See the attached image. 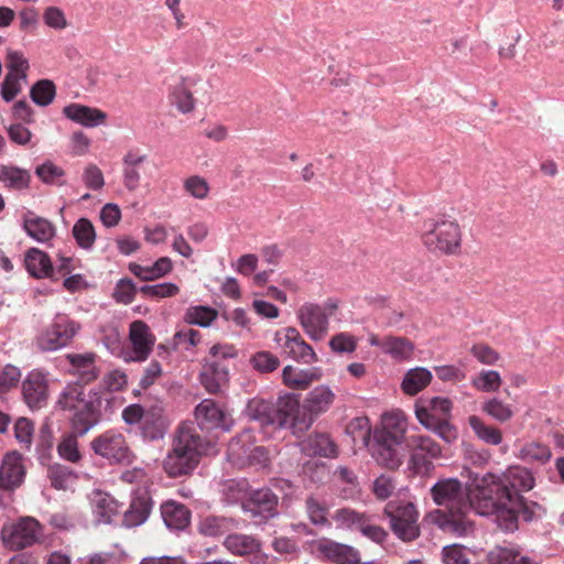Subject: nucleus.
<instances>
[{
    "label": "nucleus",
    "mask_w": 564,
    "mask_h": 564,
    "mask_svg": "<svg viewBox=\"0 0 564 564\" xmlns=\"http://www.w3.org/2000/svg\"><path fill=\"white\" fill-rule=\"evenodd\" d=\"M393 533L402 541L410 542L419 538V513L410 501L391 500L384 507Z\"/></svg>",
    "instance_id": "obj_7"
},
{
    "label": "nucleus",
    "mask_w": 564,
    "mask_h": 564,
    "mask_svg": "<svg viewBox=\"0 0 564 564\" xmlns=\"http://www.w3.org/2000/svg\"><path fill=\"white\" fill-rule=\"evenodd\" d=\"M330 312L337 308L335 303H327ZM326 308L316 303H304L297 310L296 316L300 325L307 336L315 341L322 340L328 332L329 315Z\"/></svg>",
    "instance_id": "obj_11"
},
{
    "label": "nucleus",
    "mask_w": 564,
    "mask_h": 564,
    "mask_svg": "<svg viewBox=\"0 0 564 564\" xmlns=\"http://www.w3.org/2000/svg\"><path fill=\"white\" fill-rule=\"evenodd\" d=\"M534 485L532 471L522 466H511L499 476L487 473L477 481V512L494 517L502 531L513 532L520 514L525 521L533 517L522 492L530 491Z\"/></svg>",
    "instance_id": "obj_1"
},
{
    "label": "nucleus",
    "mask_w": 564,
    "mask_h": 564,
    "mask_svg": "<svg viewBox=\"0 0 564 564\" xmlns=\"http://www.w3.org/2000/svg\"><path fill=\"white\" fill-rule=\"evenodd\" d=\"M23 228L26 234L39 242H47L55 235V228L51 221L39 216L24 219Z\"/></svg>",
    "instance_id": "obj_37"
},
{
    "label": "nucleus",
    "mask_w": 564,
    "mask_h": 564,
    "mask_svg": "<svg viewBox=\"0 0 564 564\" xmlns=\"http://www.w3.org/2000/svg\"><path fill=\"white\" fill-rule=\"evenodd\" d=\"M319 378L321 370L318 368L297 369L293 366H285L282 370L283 383L294 390H304Z\"/></svg>",
    "instance_id": "obj_27"
},
{
    "label": "nucleus",
    "mask_w": 564,
    "mask_h": 564,
    "mask_svg": "<svg viewBox=\"0 0 564 564\" xmlns=\"http://www.w3.org/2000/svg\"><path fill=\"white\" fill-rule=\"evenodd\" d=\"M167 427L169 421L161 405L154 404L147 409V415L140 426V433L144 441L153 442L163 438Z\"/></svg>",
    "instance_id": "obj_19"
},
{
    "label": "nucleus",
    "mask_w": 564,
    "mask_h": 564,
    "mask_svg": "<svg viewBox=\"0 0 564 564\" xmlns=\"http://www.w3.org/2000/svg\"><path fill=\"white\" fill-rule=\"evenodd\" d=\"M469 426L479 440L490 445H499L502 434L499 429L487 425L480 417L471 415L468 419Z\"/></svg>",
    "instance_id": "obj_40"
},
{
    "label": "nucleus",
    "mask_w": 564,
    "mask_h": 564,
    "mask_svg": "<svg viewBox=\"0 0 564 564\" xmlns=\"http://www.w3.org/2000/svg\"><path fill=\"white\" fill-rule=\"evenodd\" d=\"M161 516L165 525L170 530L183 531L189 523L192 513L191 510L183 503L169 500L161 506Z\"/></svg>",
    "instance_id": "obj_23"
},
{
    "label": "nucleus",
    "mask_w": 564,
    "mask_h": 564,
    "mask_svg": "<svg viewBox=\"0 0 564 564\" xmlns=\"http://www.w3.org/2000/svg\"><path fill=\"white\" fill-rule=\"evenodd\" d=\"M24 476L22 456L17 452L7 454L0 466V488L12 490L22 484Z\"/></svg>",
    "instance_id": "obj_20"
},
{
    "label": "nucleus",
    "mask_w": 564,
    "mask_h": 564,
    "mask_svg": "<svg viewBox=\"0 0 564 564\" xmlns=\"http://www.w3.org/2000/svg\"><path fill=\"white\" fill-rule=\"evenodd\" d=\"M151 500L147 496H138L131 500L129 508L123 513V524L133 528L142 524L149 517Z\"/></svg>",
    "instance_id": "obj_34"
},
{
    "label": "nucleus",
    "mask_w": 564,
    "mask_h": 564,
    "mask_svg": "<svg viewBox=\"0 0 564 564\" xmlns=\"http://www.w3.org/2000/svg\"><path fill=\"white\" fill-rule=\"evenodd\" d=\"M334 400V392L324 384L315 387L306 395L303 405L296 394H285L279 399L280 424L293 434L301 435L312 426L316 416L330 408Z\"/></svg>",
    "instance_id": "obj_3"
},
{
    "label": "nucleus",
    "mask_w": 564,
    "mask_h": 564,
    "mask_svg": "<svg viewBox=\"0 0 564 564\" xmlns=\"http://www.w3.org/2000/svg\"><path fill=\"white\" fill-rule=\"evenodd\" d=\"M138 291L132 280L121 279L117 282L113 297L119 303L129 304L134 300Z\"/></svg>",
    "instance_id": "obj_60"
},
{
    "label": "nucleus",
    "mask_w": 564,
    "mask_h": 564,
    "mask_svg": "<svg viewBox=\"0 0 564 564\" xmlns=\"http://www.w3.org/2000/svg\"><path fill=\"white\" fill-rule=\"evenodd\" d=\"M413 451L419 454H425L430 458H438L442 455V448L437 442L430 436L413 435L408 438V452Z\"/></svg>",
    "instance_id": "obj_43"
},
{
    "label": "nucleus",
    "mask_w": 564,
    "mask_h": 564,
    "mask_svg": "<svg viewBox=\"0 0 564 564\" xmlns=\"http://www.w3.org/2000/svg\"><path fill=\"white\" fill-rule=\"evenodd\" d=\"M72 234L79 248L90 250L96 240V230L87 218H79L73 226Z\"/></svg>",
    "instance_id": "obj_41"
},
{
    "label": "nucleus",
    "mask_w": 564,
    "mask_h": 564,
    "mask_svg": "<svg viewBox=\"0 0 564 564\" xmlns=\"http://www.w3.org/2000/svg\"><path fill=\"white\" fill-rule=\"evenodd\" d=\"M250 364L258 372L270 373L280 367V359L270 351L261 350L251 357Z\"/></svg>",
    "instance_id": "obj_54"
},
{
    "label": "nucleus",
    "mask_w": 564,
    "mask_h": 564,
    "mask_svg": "<svg viewBox=\"0 0 564 564\" xmlns=\"http://www.w3.org/2000/svg\"><path fill=\"white\" fill-rule=\"evenodd\" d=\"M22 77H17L13 74H7L1 84V97L4 101H12L22 90Z\"/></svg>",
    "instance_id": "obj_64"
},
{
    "label": "nucleus",
    "mask_w": 564,
    "mask_h": 564,
    "mask_svg": "<svg viewBox=\"0 0 564 564\" xmlns=\"http://www.w3.org/2000/svg\"><path fill=\"white\" fill-rule=\"evenodd\" d=\"M225 547L232 554L245 556L260 552L261 542L253 535L228 534L224 541Z\"/></svg>",
    "instance_id": "obj_32"
},
{
    "label": "nucleus",
    "mask_w": 564,
    "mask_h": 564,
    "mask_svg": "<svg viewBox=\"0 0 564 564\" xmlns=\"http://www.w3.org/2000/svg\"><path fill=\"white\" fill-rule=\"evenodd\" d=\"M251 445V434L249 430L242 431L234 437L228 444V457L232 460L246 458Z\"/></svg>",
    "instance_id": "obj_51"
},
{
    "label": "nucleus",
    "mask_w": 564,
    "mask_h": 564,
    "mask_svg": "<svg viewBox=\"0 0 564 564\" xmlns=\"http://www.w3.org/2000/svg\"><path fill=\"white\" fill-rule=\"evenodd\" d=\"M180 291L178 286L172 282H164L153 285H143L139 289V292L147 297L163 299L177 294Z\"/></svg>",
    "instance_id": "obj_57"
},
{
    "label": "nucleus",
    "mask_w": 564,
    "mask_h": 564,
    "mask_svg": "<svg viewBox=\"0 0 564 564\" xmlns=\"http://www.w3.org/2000/svg\"><path fill=\"white\" fill-rule=\"evenodd\" d=\"M25 267L29 273L37 279L52 278L54 268L50 257L37 248H31L25 254Z\"/></svg>",
    "instance_id": "obj_30"
},
{
    "label": "nucleus",
    "mask_w": 564,
    "mask_h": 564,
    "mask_svg": "<svg viewBox=\"0 0 564 564\" xmlns=\"http://www.w3.org/2000/svg\"><path fill=\"white\" fill-rule=\"evenodd\" d=\"M93 512L98 523H110L113 516L118 513V505L109 495L97 492Z\"/></svg>",
    "instance_id": "obj_39"
},
{
    "label": "nucleus",
    "mask_w": 564,
    "mask_h": 564,
    "mask_svg": "<svg viewBox=\"0 0 564 564\" xmlns=\"http://www.w3.org/2000/svg\"><path fill=\"white\" fill-rule=\"evenodd\" d=\"M452 401L447 398L433 397L420 399L415 403V415L425 427L443 420H449Z\"/></svg>",
    "instance_id": "obj_16"
},
{
    "label": "nucleus",
    "mask_w": 564,
    "mask_h": 564,
    "mask_svg": "<svg viewBox=\"0 0 564 564\" xmlns=\"http://www.w3.org/2000/svg\"><path fill=\"white\" fill-rule=\"evenodd\" d=\"M69 120L84 127L93 128L102 124L107 118L106 112L80 104H70L63 109Z\"/></svg>",
    "instance_id": "obj_26"
},
{
    "label": "nucleus",
    "mask_w": 564,
    "mask_h": 564,
    "mask_svg": "<svg viewBox=\"0 0 564 564\" xmlns=\"http://www.w3.org/2000/svg\"><path fill=\"white\" fill-rule=\"evenodd\" d=\"M275 343L288 357L302 361L304 364H313L317 361V356L303 337L294 327H286L282 332H276Z\"/></svg>",
    "instance_id": "obj_13"
},
{
    "label": "nucleus",
    "mask_w": 564,
    "mask_h": 564,
    "mask_svg": "<svg viewBox=\"0 0 564 564\" xmlns=\"http://www.w3.org/2000/svg\"><path fill=\"white\" fill-rule=\"evenodd\" d=\"M302 449L307 455H317L322 457L333 458L337 456V445L324 433H315L310 435L303 443Z\"/></svg>",
    "instance_id": "obj_29"
},
{
    "label": "nucleus",
    "mask_w": 564,
    "mask_h": 564,
    "mask_svg": "<svg viewBox=\"0 0 564 564\" xmlns=\"http://www.w3.org/2000/svg\"><path fill=\"white\" fill-rule=\"evenodd\" d=\"M246 414L250 420L258 422L261 426L278 425L284 429L280 424L279 402L276 403V409L273 411L270 403L262 400H252L247 405Z\"/></svg>",
    "instance_id": "obj_28"
},
{
    "label": "nucleus",
    "mask_w": 564,
    "mask_h": 564,
    "mask_svg": "<svg viewBox=\"0 0 564 564\" xmlns=\"http://www.w3.org/2000/svg\"><path fill=\"white\" fill-rule=\"evenodd\" d=\"M214 452V442L203 437L194 425L182 424L163 460V469L173 478L189 475L198 466L202 456Z\"/></svg>",
    "instance_id": "obj_5"
},
{
    "label": "nucleus",
    "mask_w": 564,
    "mask_h": 564,
    "mask_svg": "<svg viewBox=\"0 0 564 564\" xmlns=\"http://www.w3.org/2000/svg\"><path fill=\"white\" fill-rule=\"evenodd\" d=\"M195 420L203 431L220 429L229 432L234 426L231 415L214 400L205 399L195 408Z\"/></svg>",
    "instance_id": "obj_14"
},
{
    "label": "nucleus",
    "mask_w": 564,
    "mask_h": 564,
    "mask_svg": "<svg viewBox=\"0 0 564 564\" xmlns=\"http://www.w3.org/2000/svg\"><path fill=\"white\" fill-rule=\"evenodd\" d=\"M481 410L501 423L509 421L513 415L511 406L497 398L486 401L482 404Z\"/></svg>",
    "instance_id": "obj_53"
},
{
    "label": "nucleus",
    "mask_w": 564,
    "mask_h": 564,
    "mask_svg": "<svg viewBox=\"0 0 564 564\" xmlns=\"http://www.w3.org/2000/svg\"><path fill=\"white\" fill-rule=\"evenodd\" d=\"M35 174L45 184L56 186L65 185V181L63 180L65 174L64 170L51 161H46L36 166Z\"/></svg>",
    "instance_id": "obj_49"
},
{
    "label": "nucleus",
    "mask_w": 564,
    "mask_h": 564,
    "mask_svg": "<svg viewBox=\"0 0 564 564\" xmlns=\"http://www.w3.org/2000/svg\"><path fill=\"white\" fill-rule=\"evenodd\" d=\"M80 325L67 316L57 314L53 322L35 338V346L42 352L55 351L70 344Z\"/></svg>",
    "instance_id": "obj_8"
},
{
    "label": "nucleus",
    "mask_w": 564,
    "mask_h": 564,
    "mask_svg": "<svg viewBox=\"0 0 564 564\" xmlns=\"http://www.w3.org/2000/svg\"><path fill=\"white\" fill-rule=\"evenodd\" d=\"M345 432L351 437L355 445L360 443L369 447L371 443V425L367 416H357L350 420L346 425Z\"/></svg>",
    "instance_id": "obj_38"
},
{
    "label": "nucleus",
    "mask_w": 564,
    "mask_h": 564,
    "mask_svg": "<svg viewBox=\"0 0 564 564\" xmlns=\"http://www.w3.org/2000/svg\"><path fill=\"white\" fill-rule=\"evenodd\" d=\"M317 550L337 564H356L359 562V552L355 547L333 540L319 541Z\"/></svg>",
    "instance_id": "obj_22"
},
{
    "label": "nucleus",
    "mask_w": 564,
    "mask_h": 564,
    "mask_svg": "<svg viewBox=\"0 0 564 564\" xmlns=\"http://www.w3.org/2000/svg\"><path fill=\"white\" fill-rule=\"evenodd\" d=\"M184 189L196 199H205L210 188L204 177L193 175L184 181Z\"/></svg>",
    "instance_id": "obj_59"
},
{
    "label": "nucleus",
    "mask_w": 564,
    "mask_h": 564,
    "mask_svg": "<svg viewBox=\"0 0 564 564\" xmlns=\"http://www.w3.org/2000/svg\"><path fill=\"white\" fill-rule=\"evenodd\" d=\"M129 338L132 344V351L127 356L126 360L137 362L147 360L155 344V337L151 333L150 327L142 321L132 322Z\"/></svg>",
    "instance_id": "obj_17"
},
{
    "label": "nucleus",
    "mask_w": 564,
    "mask_h": 564,
    "mask_svg": "<svg viewBox=\"0 0 564 564\" xmlns=\"http://www.w3.org/2000/svg\"><path fill=\"white\" fill-rule=\"evenodd\" d=\"M424 246L431 251L455 254L460 249L462 234L456 221L429 220L422 235Z\"/></svg>",
    "instance_id": "obj_6"
},
{
    "label": "nucleus",
    "mask_w": 564,
    "mask_h": 564,
    "mask_svg": "<svg viewBox=\"0 0 564 564\" xmlns=\"http://www.w3.org/2000/svg\"><path fill=\"white\" fill-rule=\"evenodd\" d=\"M83 383L67 384L58 398V405L63 410H76L78 403H85Z\"/></svg>",
    "instance_id": "obj_48"
},
{
    "label": "nucleus",
    "mask_w": 564,
    "mask_h": 564,
    "mask_svg": "<svg viewBox=\"0 0 564 564\" xmlns=\"http://www.w3.org/2000/svg\"><path fill=\"white\" fill-rule=\"evenodd\" d=\"M471 382L479 391L494 392L500 388L501 378L498 371L482 370Z\"/></svg>",
    "instance_id": "obj_55"
},
{
    "label": "nucleus",
    "mask_w": 564,
    "mask_h": 564,
    "mask_svg": "<svg viewBox=\"0 0 564 564\" xmlns=\"http://www.w3.org/2000/svg\"><path fill=\"white\" fill-rule=\"evenodd\" d=\"M199 377L200 383L209 393H217L228 381V369L218 360L205 359Z\"/></svg>",
    "instance_id": "obj_24"
},
{
    "label": "nucleus",
    "mask_w": 564,
    "mask_h": 564,
    "mask_svg": "<svg viewBox=\"0 0 564 564\" xmlns=\"http://www.w3.org/2000/svg\"><path fill=\"white\" fill-rule=\"evenodd\" d=\"M218 312L204 305L189 306L184 315V321L191 325L208 327L217 318Z\"/></svg>",
    "instance_id": "obj_42"
},
{
    "label": "nucleus",
    "mask_w": 564,
    "mask_h": 564,
    "mask_svg": "<svg viewBox=\"0 0 564 564\" xmlns=\"http://www.w3.org/2000/svg\"><path fill=\"white\" fill-rule=\"evenodd\" d=\"M382 347L387 354L399 360H406L414 350V345L404 337H387Z\"/></svg>",
    "instance_id": "obj_45"
},
{
    "label": "nucleus",
    "mask_w": 564,
    "mask_h": 564,
    "mask_svg": "<svg viewBox=\"0 0 564 564\" xmlns=\"http://www.w3.org/2000/svg\"><path fill=\"white\" fill-rule=\"evenodd\" d=\"M432 380V373L424 367H416L406 371L401 388L405 394L414 395L422 391Z\"/></svg>",
    "instance_id": "obj_36"
},
{
    "label": "nucleus",
    "mask_w": 564,
    "mask_h": 564,
    "mask_svg": "<svg viewBox=\"0 0 564 564\" xmlns=\"http://www.w3.org/2000/svg\"><path fill=\"white\" fill-rule=\"evenodd\" d=\"M148 156L139 151L130 150L122 158L123 184L128 191H135L141 181L142 165Z\"/></svg>",
    "instance_id": "obj_25"
},
{
    "label": "nucleus",
    "mask_w": 564,
    "mask_h": 564,
    "mask_svg": "<svg viewBox=\"0 0 564 564\" xmlns=\"http://www.w3.org/2000/svg\"><path fill=\"white\" fill-rule=\"evenodd\" d=\"M22 394L31 409H40L46 404L48 384L45 376L40 371H31L22 382Z\"/></svg>",
    "instance_id": "obj_18"
},
{
    "label": "nucleus",
    "mask_w": 564,
    "mask_h": 564,
    "mask_svg": "<svg viewBox=\"0 0 564 564\" xmlns=\"http://www.w3.org/2000/svg\"><path fill=\"white\" fill-rule=\"evenodd\" d=\"M238 528L232 518L208 516L198 523V532L206 536H219Z\"/></svg>",
    "instance_id": "obj_33"
},
{
    "label": "nucleus",
    "mask_w": 564,
    "mask_h": 564,
    "mask_svg": "<svg viewBox=\"0 0 564 564\" xmlns=\"http://www.w3.org/2000/svg\"><path fill=\"white\" fill-rule=\"evenodd\" d=\"M33 423L26 417H19L14 424V436L25 448H30L33 436Z\"/></svg>",
    "instance_id": "obj_61"
},
{
    "label": "nucleus",
    "mask_w": 564,
    "mask_h": 564,
    "mask_svg": "<svg viewBox=\"0 0 564 564\" xmlns=\"http://www.w3.org/2000/svg\"><path fill=\"white\" fill-rule=\"evenodd\" d=\"M475 479L477 487V481ZM477 488L469 498L463 484L456 478L438 480L431 488V496L437 506H443L446 511H436L435 523L444 531L457 535H466L473 531V521L468 519V512L476 508Z\"/></svg>",
    "instance_id": "obj_2"
},
{
    "label": "nucleus",
    "mask_w": 564,
    "mask_h": 564,
    "mask_svg": "<svg viewBox=\"0 0 564 564\" xmlns=\"http://www.w3.org/2000/svg\"><path fill=\"white\" fill-rule=\"evenodd\" d=\"M56 95L55 84L50 79L37 80L30 90V97L34 104L46 107L53 102Z\"/></svg>",
    "instance_id": "obj_44"
},
{
    "label": "nucleus",
    "mask_w": 564,
    "mask_h": 564,
    "mask_svg": "<svg viewBox=\"0 0 564 564\" xmlns=\"http://www.w3.org/2000/svg\"><path fill=\"white\" fill-rule=\"evenodd\" d=\"M305 508L311 522L315 525L321 527H330L332 523L327 518L328 509L327 507L319 502L317 499L313 497H308L305 501Z\"/></svg>",
    "instance_id": "obj_52"
},
{
    "label": "nucleus",
    "mask_w": 564,
    "mask_h": 564,
    "mask_svg": "<svg viewBox=\"0 0 564 564\" xmlns=\"http://www.w3.org/2000/svg\"><path fill=\"white\" fill-rule=\"evenodd\" d=\"M358 531L364 536L379 544L388 536L387 531L382 527L373 524L367 514L365 516L364 521H361Z\"/></svg>",
    "instance_id": "obj_63"
},
{
    "label": "nucleus",
    "mask_w": 564,
    "mask_h": 564,
    "mask_svg": "<svg viewBox=\"0 0 564 564\" xmlns=\"http://www.w3.org/2000/svg\"><path fill=\"white\" fill-rule=\"evenodd\" d=\"M194 82L187 78H181L180 82L171 87V102L182 112H192L195 108V99L193 97L192 87Z\"/></svg>",
    "instance_id": "obj_31"
},
{
    "label": "nucleus",
    "mask_w": 564,
    "mask_h": 564,
    "mask_svg": "<svg viewBox=\"0 0 564 564\" xmlns=\"http://www.w3.org/2000/svg\"><path fill=\"white\" fill-rule=\"evenodd\" d=\"M0 182L10 189L22 191L29 188L31 174L28 170L18 166L2 165L0 167Z\"/></svg>",
    "instance_id": "obj_35"
},
{
    "label": "nucleus",
    "mask_w": 564,
    "mask_h": 564,
    "mask_svg": "<svg viewBox=\"0 0 564 564\" xmlns=\"http://www.w3.org/2000/svg\"><path fill=\"white\" fill-rule=\"evenodd\" d=\"M406 421L400 413H386L381 424L373 431L369 445L375 462L389 470H398L408 454V438L405 437Z\"/></svg>",
    "instance_id": "obj_4"
},
{
    "label": "nucleus",
    "mask_w": 564,
    "mask_h": 564,
    "mask_svg": "<svg viewBox=\"0 0 564 564\" xmlns=\"http://www.w3.org/2000/svg\"><path fill=\"white\" fill-rule=\"evenodd\" d=\"M410 452V458L408 462V469L415 475L423 477L430 476L434 469L433 458H430L425 454H419L413 451Z\"/></svg>",
    "instance_id": "obj_56"
},
{
    "label": "nucleus",
    "mask_w": 564,
    "mask_h": 564,
    "mask_svg": "<svg viewBox=\"0 0 564 564\" xmlns=\"http://www.w3.org/2000/svg\"><path fill=\"white\" fill-rule=\"evenodd\" d=\"M78 437L80 436L73 432L63 435L57 445V452L62 458L70 463H77L80 460L82 455L78 449Z\"/></svg>",
    "instance_id": "obj_50"
},
{
    "label": "nucleus",
    "mask_w": 564,
    "mask_h": 564,
    "mask_svg": "<svg viewBox=\"0 0 564 564\" xmlns=\"http://www.w3.org/2000/svg\"><path fill=\"white\" fill-rule=\"evenodd\" d=\"M518 551L510 547H495L488 554L490 564H517L519 562Z\"/></svg>",
    "instance_id": "obj_62"
},
{
    "label": "nucleus",
    "mask_w": 564,
    "mask_h": 564,
    "mask_svg": "<svg viewBox=\"0 0 564 564\" xmlns=\"http://www.w3.org/2000/svg\"><path fill=\"white\" fill-rule=\"evenodd\" d=\"M279 498L268 487L251 490L242 501V509L260 522L268 521L279 514Z\"/></svg>",
    "instance_id": "obj_12"
},
{
    "label": "nucleus",
    "mask_w": 564,
    "mask_h": 564,
    "mask_svg": "<svg viewBox=\"0 0 564 564\" xmlns=\"http://www.w3.org/2000/svg\"><path fill=\"white\" fill-rule=\"evenodd\" d=\"M109 403L100 394H89L80 409H77L70 420L72 432L84 436L101 421V406Z\"/></svg>",
    "instance_id": "obj_15"
},
{
    "label": "nucleus",
    "mask_w": 564,
    "mask_h": 564,
    "mask_svg": "<svg viewBox=\"0 0 564 564\" xmlns=\"http://www.w3.org/2000/svg\"><path fill=\"white\" fill-rule=\"evenodd\" d=\"M519 456L525 462H535L543 465L551 459L552 452L545 444L530 442L522 446Z\"/></svg>",
    "instance_id": "obj_47"
},
{
    "label": "nucleus",
    "mask_w": 564,
    "mask_h": 564,
    "mask_svg": "<svg viewBox=\"0 0 564 564\" xmlns=\"http://www.w3.org/2000/svg\"><path fill=\"white\" fill-rule=\"evenodd\" d=\"M7 67L9 69L8 74H13L17 77H22L23 80L26 79L29 62L23 56L22 53L17 51H9L7 55Z\"/></svg>",
    "instance_id": "obj_58"
},
{
    "label": "nucleus",
    "mask_w": 564,
    "mask_h": 564,
    "mask_svg": "<svg viewBox=\"0 0 564 564\" xmlns=\"http://www.w3.org/2000/svg\"><path fill=\"white\" fill-rule=\"evenodd\" d=\"M365 516L366 513L358 512L350 508H340L335 510L332 514V519L335 521L337 528L358 531Z\"/></svg>",
    "instance_id": "obj_46"
},
{
    "label": "nucleus",
    "mask_w": 564,
    "mask_h": 564,
    "mask_svg": "<svg viewBox=\"0 0 564 564\" xmlns=\"http://www.w3.org/2000/svg\"><path fill=\"white\" fill-rule=\"evenodd\" d=\"M93 452L108 459L110 463L131 465L134 454L130 449L124 435L120 432L108 430L91 441Z\"/></svg>",
    "instance_id": "obj_9"
},
{
    "label": "nucleus",
    "mask_w": 564,
    "mask_h": 564,
    "mask_svg": "<svg viewBox=\"0 0 564 564\" xmlns=\"http://www.w3.org/2000/svg\"><path fill=\"white\" fill-rule=\"evenodd\" d=\"M96 354H67L66 359L70 365V372L78 376V380L83 384L93 382L98 377V369L96 367Z\"/></svg>",
    "instance_id": "obj_21"
},
{
    "label": "nucleus",
    "mask_w": 564,
    "mask_h": 564,
    "mask_svg": "<svg viewBox=\"0 0 564 564\" xmlns=\"http://www.w3.org/2000/svg\"><path fill=\"white\" fill-rule=\"evenodd\" d=\"M42 535V527L31 517L20 518L15 523L1 529V540L6 547L18 551L35 544Z\"/></svg>",
    "instance_id": "obj_10"
}]
</instances>
